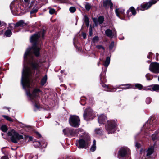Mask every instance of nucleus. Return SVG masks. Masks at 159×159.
I'll list each match as a JSON object with an SVG mask.
<instances>
[{
  "mask_svg": "<svg viewBox=\"0 0 159 159\" xmlns=\"http://www.w3.org/2000/svg\"><path fill=\"white\" fill-rule=\"evenodd\" d=\"M45 31L44 30L38 32L31 36L30 42L33 44L31 48L27 49L24 55V66L22 74L21 83L24 89L25 87H30L31 77L32 76L34 70L37 71L36 75L38 76L40 73L39 68V64L35 63L32 58V54L34 53L38 57L39 54L40 48L38 47L40 45L41 40L40 37L43 39Z\"/></svg>",
  "mask_w": 159,
  "mask_h": 159,
  "instance_id": "obj_1",
  "label": "nucleus"
},
{
  "mask_svg": "<svg viewBox=\"0 0 159 159\" xmlns=\"http://www.w3.org/2000/svg\"><path fill=\"white\" fill-rule=\"evenodd\" d=\"M25 90L26 94L30 99L31 100L32 102H34V107L37 108L39 109V105L36 98L38 96L39 93L40 92V90L39 89H34L33 90L32 93L31 94L29 91H28L25 89Z\"/></svg>",
  "mask_w": 159,
  "mask_h": 159,
  "instance_id": "obj_2",
  "label": "nucleus"
},
{
  "mask_svg": "<svg viewBox=\"0 0 159 159\" xmlns=\"http://www.w3.org/2000/svg\"><path fill=\"white\" fill-rule=\"evenodd\" d=\"M82 139L76 141L79 144V147L83 148L87 146L90 143V138L87 134L85 133L80 136Z\"/></svg>",
  "mask_w": 159,
  "mask_h": 159,
  "instance_id": "obj_3",
  "label": "nucleus"
},
{
  "mask_svg": "<svg viewBox=\"0 0 159 159\" xmlns=\"http://www.w3.org/2000/svg\"><path fill=\"white\" fill-rule=\"evenodd\" d=\"M7 134L8 136H11V140L15 143H17L19 140L23 139L22 135H19L13 129L8 131Z\"/></svg>",
  "mask_w": 159,
  "mask_h": 159,
  "instance_id": "obj_4",
  "label": "nucleus"
},
{
  "mask_svg": "<svg viewBox=\"0 0 159 159\" xmlns=\"http://www.w3.org/2000/svg\"><path fill=\"white\" fill-rule=\"evenodd\" d=\"M117 125L115 120H109L107 121V125H106V129L108 134L114 132L115 128Z\"/></svg>",
  "mask_w": 159,
  "mask_h": 159,
  "instance_id": "obj_5",
  "label": "nucleus"
},
{
  "mask_svg": "<svg viewBox=\"0 0 159 159\" xmlns=\"http://www.w3.org/2000/svg\"><path fill=\"white\" fill-rule=\"evenodd\" d=\"M69 122L71 126L76 127L80 125V119L77 116H71L69 119Z\"/></svg>",
  "mask_w": 159,
  "mask_h": 159,
  "instance_id": "obj_6",
  "label": "nucleus"
},
{
  "mask_svg": "<svg viewBox=\"0 0 159 159\" xmlns=\"http://www.w3.org/2000/svg\"><path fill=\"white\" fill-rule=\"evenodd\" d=\"M149 70L151 72L156 74L159 73V63L152 62L149 66Z\"/></svg>",
  "mask_w": 159,
  "mask_h": 159,
  "instance_id": "obj_7",
  "label": "nucleus"
},
{
  "mask_svg": "<svg viewBox=\"0 0 159 159\" xmlns=\"http://www.w3.org/2000/svg\"><path fill=\"white\" fill-rule=\"evenodd\" d=\"M83 116L84 119L87 120L88 118L89 119L93 118L94 116V114L93 113L92 110L90 108L86 109L84 111Z\"/></svg>",
  "mask_w": 159,
  "mask_h": 159,
  "instance_id": "obj_8",
  "label": "nucleus"
},
{
  "mask_svg": "<svg viewBox=\"0 0 159 159\" xmlns=\"http://www.w3.org/2000/svg\"><path fill=\"white\" fill-rule=\"evenodd\" d=\"M129 152L130 150L128 148L125 147L122 148L119 151L118 157L119 158H121V157L129 154Z\"/></svg>",
  "mask_w": 159,
  "mask_h": 159,
  "instance_id": "obj_9",
  "label": "nucleus"
},
{
  "mask_svg": "<svg viewBox=\"0 0 159 159\" xmlns=\"http://www.w3.org/2000/svg\"><path fill=\"white\" fill-rule=\"evenodd\" d=\"M157 1H153L149 2L148 3L142 4L138 7L139 9L141 10H145L149 8L153 4H155Z\"/></svg>",
  "mask_w": 159,
  "mask_h": 159,
  "instance_id": "obj_10",
  "label": "nucleus"
},
{
  "mask_svg": "<svg viewBox=\"0 0 159 159\" xmlns=\"http://www.w3.org/2000/svg\"><path fill=\"white\" fill-rule=\"evenodd\" d=\"M64 134L66 135L69 133L71 136H75L77 135L78 134V131L77 130L74 129H70L68 128L64 129L63 131Z\"/></svg>",
  "mask_w": 159,
  "mask_h": 159,
  "instance_id": "obj_11",
  "label": "nucleus"
},
{
  "mask_svg": "<svg viewBox=\"0 0 159 159\" xmlns=\"http://www.w3.org/2000/svg\"><path fill=\"white\" fill-rule=\"evenodd\" d=\"M93 20L96 25H97L98 24H101L103 23L104 18L102 16H100L98 18H93Z\"/></svg>",
  "mask_w": 159,
  "mask_h": 159,
  "instance_id": "obj_12",
  "label": "nucleus"
},
{
  "mask_svg": "<svg viewBox=\"0 0 159 159\" xmlns=\"http://www.w3.org/2000/svg\"><path fill=\"white\" fill-rule=\"evenodd\" d=\"M125 10L121 8H117L115 10V12L116 16L120 19H122L121 17L122 16L124 15Z\"/></svg>",
  "mask_w": 159,
  "mask_h": 159,
  "instance_id": "obj_13",
  "label": "nucleus"
},
{
  "mask_svg": "<svg viewBox=\"0 0 159 159\" xmlns=\"http://www.w3.org/2000/svg\"><path fill=\"white\" fill-rule=\"evenodd\" d=\"M106 35L110 37H112L113 36H114L116 35V32L115 31H113V32L111 30L109 29H107L105 32Z\"/></svg>",
  "mask_w": 159,
  "mask_h": 159,
  "instance_id": "obj_14",
  "label": "nucleus"
},
{
  "mask_svg": "<svg viewBox=\"0 0 159 159\" xmlns=\"http://www.w3.org/2000/svg\"><path fill=\"white\" fill-rule=\"evenodd\" d=\"M103 5L105 8H108L110 7L111 9H112L113 4L111 2V0H106L104 1Z\"/></svg>",
  "mask_w": 159,
  "mask_h": 159,
  "instance_id": "obj_15",
  "label": "nucleus"
},
{
  "mask_svg": "<svg viewBox=\"0 0 159 159\" xmlns=\"http://www.w3.org/2000/svg\"><path fill=\"white\" fill-rule=\"evenodd\" d=\"M107 117L104 115H101L98 118V122L100 124H102L107 119Z\"/></svg>",
  "mask_w": 159,
  "mask_h": 159,
  "instance_id": "obj_16",
  "label": "nucleus"
},
{
  "mask_svg": "<svg viewBox=\"0 0 159 159\" xmlns=\"http://www.w3.org/2000/svg\"><path fill=\"white\" fill-rule=\"evenodd\" d=\"M15 27L19 26H24L27 25L22 20H20L16 24H14Z\"/></svg>",
  "mask_w": 159,
  "mask_h": 159,
  "instance_id": "obj_17",
  "label": "nucleus"
},
{
  "mask_svg": "<svg viewBox=\"0 0 159 159\" xmlns=\"http://www.w3.org/2000/svg\"><path fill=\"white\" fill-rule=\"evenodd\" d=\"M110 58L109 57H107L106 58V60L105 61L104 65L106 67H107L110 63Z\"/></svg>",
  "mask_w": 159,
  "mask_h": 159,
  "instance_id": "obj_18",
  "label": "nucleus"
},
{
  "mask_svg": "<svg viewBox=\"0 0 159 159\" xmlns=\"http://www.w3.org/2000/svg\"><path fill=\"white\" fill-rule=\"evenodd\" d=\"M4 34L7 37H10L12 34V33L11 30L8 29L5 32Z\"/></svg>",
  "mask_w": 159,
  "mask_h": 159,
  "instance_id": "obj_19",
  "label": "nucleus"
},
{
  "mask_svg": "<svg viewBox=\"0 0 159 159\" xmlns=\"http://www.w3.org/2000/svg\"><path fill=\"white\" fill-rule=\"evenodd\" d=\"M153 152V148H151L147 151V156H149L151 155Z\"/></svg>",
  "mask_w": 159,
  "mask_h": 159,
  "instance_id": "obj_20",
  "label": "nucleus"
},
{
  "mask_svg": "<svg viewBox=\"0 0 159 159\" xmlns=\"http://www.w3.org/2000/svg\"><path fill=\"white\" fill-rule=\"evenodd\" d=\"M106 70L102 72L100 75V78L101 81H105V78L104 77V76H102V75H105Z\"/></svg>",
  "mask_w": 159,
  "mask_h": 159,
  "instance_id": "obj_21",
  "label": "nucleus"
},
{
  "mask_svg": "<svg viewBox=\"0 0 159 159\" xmlns=\"http://www.w3.org/2000/svg\"><path fill=\"white\" fill-rule=\"evenodd\" d=\"M96 142L95 140H93V144L90 150L92 152H93L96 150Z\"/></svg>",
  "mask_w": 159,
  "mask_h": 159,
  "instance_id": "obj_22",
  "label": "nucleus"
},
{
  "mask_svg": "<svg viewBox=\"0 0 159 159\" xmlns=\"http://www.w3.org/2000/svg\"><path fill=\"white\" fill-rule=\"evenodd\" d=\"M47 77V75H46L41 80V84L42 85H44L46 83Z\"/></svg>",
  "mask_w": 159,
  "mask_h": 159,
  "instance_id": "obj_23",
  "label": "nucleus"
},
{
  "mask_svg": "<svg viewBox=\"0 0 159 159\" xmlns=\"http://www.w3.org/2000/svg\"><path fill=\"white\" fill-rule=\"evenodd\" d=\"M129 9L130 10V11L132 13L133 15L135 16L136 14V11L134 7H131Z\"/></svg>",
  "mask_w": 159,
  "mask_h": 159,
  "instance_id": "obj_24",
  "label": "nucleus"
},
{
  "mask_svg": "<svg viewBox=\"0 0 159 159\" xmlns=\"http://www.w3.org/2000/svg\"><path fill=\"white\" fill-rule=\"evenodd\" d=\"M152 90L156 91H158L159 90V85L155 84L152 87Z\"/></svg>",
  "mask_w": 159,
  "mask_h": 159,
  "instance_id": "obj_25",
  "label": "nucleus"
},
{
  "mask_svg": "<svg viewBox=\"0 0 159 159\" xmlns=\"http://www.w3.org/2000/svg\"><path fill=\"white\" fill-rule=\"evenodd\" d=\"M92 5L88 3H86L85 5V7L87 11H89Z\"/></svg>",
  "mask_w": 159,
  "mask_h": 159,
  "instance_id": "obj_26",
  "label": "nucleus"
},
{
  "mask_svg": "<svg viewBox=\"0 0 159 159\" xmlns=\"http://www.w3.org/2000/svg\"><path fill=\"white\" fill-rule=\"evenodd\" d=\"M135 87L137 89H141V90H144V89L143 88V86L140 84H135Z\"/></svg>",
  "mask_w": 159,
  "mask_h": 159,
  "instance_id": "obj_27",
  "label": "nucleus"
},
{
  "mask_svg": "<svg viewBox=\"0 0 159 159\" xmlns=\"http://www.w3.org/2000/svg\"><path fill=\"white\" fill-rule=\"evenodd\" d=\"M102 86L104 87H106L107 88V91L109 92H113L115 91L114 89L109 88L107 85L105 84H103Z\"/></svg>",
  "mask_w": 159,
  "mask_h": 159,
  "instance_id": "obj_28",
  "label": "nucleus"
},
{
  "mask_svg": "<svg viewBox=\"0 0 159 159\" xmlns=\"http://www.w3.org/2000/svg\"><path fill=\"white\" fill-rule=\"evenodd\" d=\"M1 130L4 132H6L7 130V128L5 125L2 126L1 128Z\"/></svg>",
  "mask_w": 159,
  "mask_h": 159,
  "instance_id": "obj_29",
  "label": "nucleus"
},
{
  "mask_svg": "<svg viewBox=\"0 0 159 159\" xmlns=\"http://www.w3.org/2000/svg\"><path fill=\"white\" fill-rule=\"evenodd\" d=\"M34 146L36 147L41 148L42 146L41 145V143L39 141L36 142L34 143Z\"/></svg>",
  "mask_w": 159,
  "mask_h": 159,
  "instance_id": "obj_30",
  "label": "nucleus"
},
{
  "mask_svg": "<svg viewBox=\"0 0 159 159\" xmlns=\"http://www.w3.org/2000/svg\"><path fill=\"white\" fill-rule=\"evenodd\" d=\"M2 116L4 117L5 119H6L7 120L9 121H13V120L10 117L8 116H7L6 115H2Z\"/></svg>",
  "mask_w": 159,
  "mask_h": 159,
  "instance_id": "obj_31",
  "label": "nucleus"
},
{
  "mask_svg": "<svg viewBox=\"0 0 159 159\" xmlns=\"http://www.w3.org/2000/svg\"><path fill=\"white\" fill-rule=\"evenodd\" d=\"M95 132L96 134H101L102 133V129H96L95 130Z\"/></svg>",
  "mask_w": 159,
  "mask_h": 159,
  "instance_id": "obj_32",
  "label": "nucleus"
},
{
  "mask_svg": "<svg viewBox=\"0 0 159 159\" xmlns=\"http://www.w3.org/2000/svg\"><path fill=\"white\" fill-rule=\"evenodd\" d=\"M146 77L147 79V80H151L152 77L150 74H147L146 75Z\"/></svg>",
  "mask_w": 159,
  "mask_h": 159,
  "instance_id": "obj_33",
  "label": "nucleus"
},
{
  "mask_svg": "<svg viewBox=\"0 0 159 159\" xmlns=\"http://www.w3.org/2000/svg\"><path fill=\"white\" fill-rule=\"evenodd\" d=\"M151 102V99L149 97H148L146 98V102L147 104H149Z\"/></svg>",
  "mask_w": 159,
  "mask_h": 159,
  "instance_id": "obj_34",
  "label": "nucleus"
},
{
  "mask_svg": "<svg viewBox=\"0 0 159 159\" xmlns=\"http://www.w3.org/2000/svg\"><path fill=\"white\" fill-rule=\"evenodd\" d=\"M131 84H127L123 85V86H125V87L122 88L123 89H127L130 88V86L131 85Z\"/></svg>",
  "mask_w": 159,
  "mask_h": 159,
  "instance_id": "obj_35",
  "label": "nucleus"
},
{
  "mask_svg": "<svg viewBox=\"0 0 159 159\" xmlns=\"http://www.w3.org/2000/svg\"><path fill=\"white\" fill-rule=\"evenodd\" d=\"M69 10L70 12L73 13L75 12L76 9L74 7H71L70 8Z\"/></svg>",
  "mask_w": 159,
  "mask_h": 159,
  "instance_id": "obj_36",
  "label": "nucleus"
},
{
  "mask_svg": "<svg viewBox=\"0 0 159 159\" xmlns=\"http://www.w3.org/2000/svg\"><path fill=\"white\" fill-rule=\"evenodd\" d=\"M130 10L129 9L127 12V15L128 17H129L131 16L132 15V14L131 12L130 11Z\"/></svg>",
  "mask_w": 159,
  "mask_h": 159,
  "instance_id": "obj_37",
  "label": "nucleus"
},
{
  "mask_svg": "<svg viewBox=\"0 0 159 159\" xmlns=\"http://www.w3.org/2000/svg\"><path fill=\"white\" fill-rule=\"evenodd\" d=\"M98 37L97 36L94 37L93 39V42H96L98 40Z\"/></svg>",
  "mask_w": 159,
  "mask_h": 159,
  "instance_id": "obj_38",
  "label": "nucleus"
},
{
  "mask_svg": "<svg viewBox=\"0 0 159 159\" xmlns=\"http://www.w3.org/2000/svg\"><path fill=\"white\" fill-rule=\"evenodd\" d=\"M55 12V10L54 9H50L49 11V12L51 14L54 13Z\"/></svg>",
  "mask_w": 159,
  "mask_h": 159,
  "instance_id": "obj_39",
  "label": "nucleus"
},
{
  "mask_svg": "<svg viewBox=\"0 0 159 159\" xmlns=\"http://www.w3.org/2000/svg\"><path fill=\"white\" fill-rule=\"evenodd\" d=\"M157 138V136L156 134H153L152 135V138L153 141L155 140Z\"/></svg>",
  "mask_w": 159,
  "mask_h": 159,
  "instance_id": "obj_40",
  "label": "nucleus"
},
{
  "mask_svg": "<svg viewBox=\"0 0 159 159\" xmlns=\"http://www.w3.org/2000/svg\"><path fill=\"white\" fill-rule=\"evenodd\" d=\"M114 46V42H112L109 46V48L110 49H111Z\"/></svg>",
  "mask_w": 159,
  "mask_h": 159,
  "instance_id": "obj_41",
  "label": "nucleus"
},
{
  "mask_svg": "<svg viewBox=\"0 0 159 159\" xmlns=\"http://www.w3.org/2000/svg\"><path fill=\"white\" fill-rule=\"evenodd\" d=\"M96 47L98 49H102L103 50L104 49V48L102 45H97Z\"/></svg>",
  "mask_w": 159,
  "mask_h": 159,
  "instance_id": "obj_42",
  "label": "nucleus"
},
{
  "mask_svg": "<svg viewBox=\"0 0 159 159\" xmlns=\"http://www.w3.org/2000/svg\"><path fill=\"white\" fill-rule=\"evenodd\" d=\"M89 34L90 36H91L92 34V30L91 27V26H90L89 28Z\"/></svg>",
  "mask_w": 159,
  "mask_h": 159,
  "instance_id": "obj_43",
  "label": "nucleus"
},
{
  "mask_svg": "<svg viewBox=\"0 0 159 159\" xmlns=\"http://www.w3.org/2000/svg\"><path fill=\"white\" fill-rule=\"evenodd\" d=\"M37 11V9H34L32 10L30 12V14H32L34 13H35Z\"/></svg>",
  "mask_w": 159,
  "mask_h": 159,
  "instance_id": "obj_44",
  "label": "nucleus"
},
{
  "mask_svg": "<svg viewBox=\"0 0 159 159\" xmlns=\"http://www.w3.org/2000/svg\"><path fill=\"white\" fill-rule=\"evenodd\" d=\"M135 146L137 148H138L140 147V145L139 143L136 142L135 143Z\"/></svg>",
  "mask_w": 159,
  "mask_h": 159,
  "instance_id": "obj_45",
  "label": "nucleus"
},
{
  "mask_svg": "<svg viewBox=\"0 0 159 159\" xmlns=\"http://www.w3.org/2000/svg\"><path fill=\"white\" fill-rule=\"evenodd\" d=\"M84 21L85 22H89L88 18L86 16H85Z\"/></svg>",
  "mask_w": 159,
  "mask_h": 159,
  "instance_id": "obj_46",
  "label": "nucleus"
},
{
  "mask_svg": "<svg viewBox=\"0 0 159 159\" xmlns=\"http://www.w3.org/2000/svg\"><path fill=\"white\" fill-rule=\"evenodd\" d=\"M0 159H9V158L7 156H3L1 157Z\"/></svg>",
  "mask_w": 159,
  "mask_h": 159,
  "instance_id": "obj_47",
  "label": "nucleus"
},
{
  "mask_svg": "<svg viewBox=\"0 0 159 159\" xmlns=\"http://www.w3.org/2000/svg\"><path fill=\"white\" fill-rule=\"evenodd\" d=\"M82 35L84 39H85L86 38V34L85 33H83Z\"/></svg>",
  "mask_w": 159,
  "mask_h": 159,
  "instance_id": "obj_48",
  "label": "nucleus"
},
{
  "mask_svg": "<svg viewBox=\"0 0 159 159\" xmlns=\"http://www.w3.org/2000/svg\"><path fill=\"white\" fill-rule=\"evenodd\" d=\"M152 53L150 52L149 53V56H148L147 57V58H150V57L152 56Z\"/></svg>",
  "mask_w": 159,
  "mask_h": 159,
  "instance_id": "obj_49",
  "label": "nucleus"
},
{
  "mask_svg": "<svg viewBox=\"0 0 159 159\" xmlns=\"http://www.w3.org/2000/svg\"><path fill=\"white\" fill-rule=\"evenodd\" d=\"M85 23H86V25L88 27L89 26V22H85Z\"/></svg>",
  "mask_w": 159,
  "mask_h": 159,
  "instance_id": "obj_50",
  "label": "nucleus"
},
{
  "mask_svg": "<svg viewBox=\"0 0 159 159\" xmlns=\"http://www.w3.org/2000/svg\"><path fill=\"white\" fill-rule=\"evenodd\" d=\"M25 2L26 3H28L29 2V0H24Z\"/></svg>",
  "mask_w": 159,
  "mask_h": 159,
  "instance_id": "obj_51",
  "label": "nucleus"
},
{
  "mask_svg": "<svg viewBox=\"0 0 159 159\" xmlns=\"http://www.w3.org/2000/svg\"><path fill=\"white\" fill-rule=\"evenodd\" d=\"M36 134H37V135L39 137H41V135H40V134H39V133H38V132H37L36 133Z\"/></svg>",
  "mask_w": 159,
  "mask_h": 159,
  "instance_id": "obj_52",
  "label": "nucleus"
},
{
  "mask_svg": "<svg viewBox=\"0 0 159 159\" xmlns=\"http://www.w3.org/2000/svg\"><path fill=\"white\" fill-rule=\"evenodd\" d=\"M100 64V62H98V64H97V65L98 66H99V65Z\"/></svg>",
  "mask_w": 159,
  "mask_h": 159,
  "instance_id": "obj_53",
  "label": "nucleus"
},
{
  "mask_svg": "<svg viewBox=\"0 0 159 159\" xmlns=\"http://www.w3.org/2000/svg\"><path fill=\"white\" fill-rule=\"evenodd\" d=\"M99 60H100V61H102V58H99Z\"/></svg>",
  "mask_w": 159,
  "mask_h": 159,
  "instance_id": "obj_54",
  "label": "nucleus"
},
{
  "mask_svg": "<svg viewBox=\"0 0 159 159\" xmlns=\"http://www.w3.org/2000/svg\"><path fill=\"white\" fill-rule=\"evenodd\" d=\"M100 157H98L97 158V159H100Z\"/></svg>",
  "mask_w": 159,
  "mask_h": 159,
  "instance_id": "obj_55",
  "label": "nucleus"
},
{
  "mask_svg": "<svg viewBox=\"0 0 159 159\" xmlns=\"http://www.w3.org/2000/svg\"><path fill=\"white\" fill-rule=\"evenodd\" d=\"M158 55V53H156V56H157V55Z\"/></svg>",
  "mask_w": 159,
  "mask_h": 159,
  "instance_id": "obj_56",
  "label": "nucleus"
},
{
  "mask_svg": "<svg viewBox=\"0 0 159 159\" xmlns=\"http://www.w3.org/2000/svg\"><path fill=\"white\" fill-rule=\"evenodd\" d=\"M61 73H62V72H63V71L62 70H61Z\"/></svg>",
  "mask_w": 159,
  "mask_h": 159,
  "instance_id": "obj_57",
  "label": "nucleus"
},
{
  "mask_svg": "<svg viewBox=\"0 0 159 159\" xmlns=\"http://www.w3.org/2000/svg\"><path fill=\"white\" fill-rule=\"evenodd\" d=\"M158 80L159 81V76H158Z\"/></svg>",
  "mask_w": 159,
  "mask_h": 159,
  "instance_id": "obj_58",
  "label": "nucleus"
},
{
  "mask_svg": "<svg viewBox=\"0 0 159 159\" xmlns=\"http://www.w3.org/2000/svg\"><path fill=\"white\" fill-rule=\"evenodd\" d=\"M2 135H3V133H2Z\"/></svg>",
  "mask_w": 159,
  "mask_h": 159,
  "instance_id": "obj_59",
  "label": "nucleus"
},
{
  "mask_svg": "<svg viewBox=\"0 0 159 159\" xmlns=\"http://www.w3.org/2000/svg\"><path fill=\"white\" fill-rule=\"evenodd\" d=\"M46 146V145L45 146H43V147H45Z\"/></svg>",
  "mask_w": 159,
  "mask_h": 159,
  "instance_id": "obj_60",
  "label": "nucleus"
}]
</instances>
